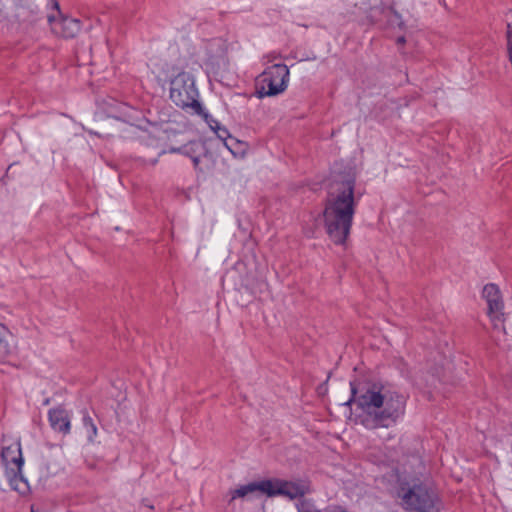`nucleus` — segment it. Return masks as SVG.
Masks as SVG:
<instances>
[{"label": "nucleus", "instance_id": "20e7f679", "mask_svg": "<svg viewBox=\"0 0 512 512\" xmlns=\"http://www.w3.org/2000/svg\"><path fill=\"white\" fill-rule=\"evenodd\" d=\"M1 458L5 466V475L11 488L21 495L28 494L30 486L22 475L24 460L20 443L18 441L4 440Z\"/></svg>", "mask_w": 512, "mask_h": 512}, {"label": "nucleus", "instance_id": "f257e3e1", "mask_svg": "<svg viewBox=\"0 0 512 512\" xmlns=\"http://www.w3.org/2000/svg\"><path fill=\"white\" fill-rule=\"evenodd\" d=\"M353 395L356 391L351 383ZM359 419L367 429L388 428L404 414L406 397L388 384L372 383L354 396Z\"/></svg>", "mask_w": 512, "mask_h": 512}, {"label": "nucleus", "instance_id": "a211bd4d", "mask_svg": "<svg viewBox=\"0 0 512 512\" xmlns=\"http://www.w3.org/2000/svg\"><path fill=\"white\" fill-rule=\"evenodd\" d=\"M298 512H321V510L313 507V506H310V505H302L299 509H298Z\"/></svg>", "mask_w": 512, "mask_h": 512}, {"label": "nucleus", "instance_id": "dca6fc26", "mask_svg": "<svg viewBox=\"0 0 512 512\" xmlns=\"http://www.w3.org/2000/svg\"><path fill=\"white\" fill-rule=\"evenodd\" d=\"M84 423H85V426L88 429L89 440L92 441L94 439V437L97 435V427L93 423L92 419L89 418V417L84 418Z\"/></svg>", "mask_w": 512, "mask_h": 512}, {"label": "nucleus", "instance_id": "7ed1b4c3", "mask_svg": "<svg viewBox=\"0 0 512 512\" xmlns=\"http://www.w3.org/2000/svg\"><path fill=\"white\" fill-rule=\"evenodd\" d=\"M396 502L409 512H439L435 491L420 479L403 476L395 487Z\"/></svg>", "mask_w": 512, "mask_h": 512}, {"label": "nucleus", "instance_id": "0eeeda50", "mask_svg": "<svg viewBox=\"0 0 512 512\" xmlns=\"http://www.w3.org/2000/svg\"><path fill=\"white\" fill-rule=\"evenodd\" d=\"M36 12L35 0H0V20L26 22Z\"/></svg>", "mask_w": 512, "mask_h": 512}, {"label": "nucleus", "instance_id": "f03ea898", "mask_svg": "<svg viewBox=\"0 0 512 512\" xmlns=\"http://www.w3.org/2000/svg\"><path fill=\"white\" fill-rule=\"evenodd\" d=\"M354 187L351 176L335 179L330 185L323 222L329 239L337 245L344 244L350 234L356 207Z\"/></svg>", "mask_w": 512, "mask_h": 512}, {"label": "nucleus", "instance_id": "2eb2a0df", "mask_svg": "<svg viewBox=\"0 0 512 512\" xmlns=\"http://www.w3.org/2000/svg\"><path fill=\"white\" fill-rule=\"evenodd\" d=\"M215 126H211L213 130H215L218 138H220L223 141H226L227 138L230 136L228 130L225 127H221L218 122L214 121Z\"/></svg>", "mask_w": 512, "mask_h": 512}, {"label": "nucleus", "instance_id": "4468645a", "mask_svg": "<svg viewBox=\"0 0 512 512\" xmlns=\"http://www.w3.org/2000/svg\"><path fill=\"white\" fill-rule=\"evenodd\" d=\"M15 349L14 337L7 327L0 324V362L9 357Z\"/></svg>", "mask_w": 512, "mask_h": 512}, {"label": "nucleus", "instance_id": "6e6552de", "mask_svg": "<svg viewBox=\"0 0 512 512\" xmlns=\"http://www.w3.org/2000/svg\"><path fill=\"white\" fill-rule=\"evenodd\" d=\"M52 12L47 15L51 31L60 37L72 38L80 31V22L77 19L63 17L59 11V4L56 0H49Z\"/></svg>", "mask_w": 512, "mask_h": 512}, {"label": "nucleus", "instance_id": "6ab92c4d", "mask_svg": "<svg viewBox=\"0 0 512 512\" xmlns=\"http://www.w3.org/2000/svg\"><path fill=\"white\" fill-rule=\"evenodd\" d=\"M404 41H405V40H404V38H403V37H401V38H399V39H398V42H400V43H404Z\"/></svg>", "mask_w": 512, "mask_h": 512}, {"label": "nucleus", "instance_id": "f3484780", "mask_svg": "<svg viewBox=\"0 0 512 512\" xmlns=\"http://www.w3.org/2000/svg\"><path fill=\"white\" fill-rule=\"evenodd\" d=\"M507 46H508V56L511 59L512 53V24L507 25Z\"/></svg>", "mask_w": 512, "mask_h": 512}, {"label": "nucleus", "instance_id": "9d476101", "mask_svg": "<svg viewBox=\"0 0 512 512\" xmlns=\"http://www.w3.org/2000/svg\"><path fill=\"white\" fill-rule=\"evenodd\" d=\"M264 487L266 488V495L285 496L290 499L303 496L307 492V486L304 483H295L282 480H265Z\"/></svg>", "mask_w": 512, "mask_h": 512}, {"label": "nucleus", "instance_id": "aec40b11", "mask_svg": "<svg viewBox=\"0 0 512 512\" xmlns=\"http://www.w3.org/2000/svg\"><path fill=\"white\" fill-rule=\"evenodd\" d=\"M221 55H222V50H219V51H218V54L216 55V57H219V56H221Z\"/></svg>", "mask_w": 512, "mask_h": 512}, {"label": "nucleus", "instance_id": "ddd939ff", "mask_svg": "<svg viewBox=\"0 0 512 512\" xmlns=\"http://www.w3.org/2000/svg\"><path fill=\"white\" fill-rule=\"evenodd\" d=\"M49 421L52 428L62 433H68L70 430V420L68 413L61 408L51 409L49 411Z\"/></svg>", "mask_w": 512, "mask_h": 512}, {"label": "nucleus", "instance_id": "9b49d317", "mask_svg": "<svg viewBox=\"0 0 512 512\" xmlns=\"http://www.w3.org/2000/svg\"><path fill=\"white\" fill-rule=\"evenodd\" d=\"M184 153L191 158L194 167L201 172L210 169L211 158L207 154L205 146L200 142H192L185 146Z\"/></svg>", "mask_w": 512, "mask_h": 512}, {"label": "nucleus", "instance_id": "423d86ee", "mask_svg": "<svg viewBox=\"0 0 512 512\" xmlns=\"http://www.w3.org/2000/svg\"><path fill=\"white\" fill-rule=\"evenodd\" d=\"M289 83V69L285 64L267 67L257 78L256 88L259 98L272 97L283 93Z\"/></svg>", "mask_w": 512, "mask_h": 512}, {"label": "nucleus", "instance_id": "f8f14e48", "mask_svg": "<svg viewBox=\"0 0 512 512\" xmlns=\"http://www.w3.org/2000/svg\"><path fill=\"white\" fill-rule=\"evenodd\" d=\"M230 494L231 500L245 497L252 498L263 494L266 495V488L264 487V481L253 482L231 491Z\"/></svg>", "mask_w": 512, "mask_h": 512}, {"label": "nucleus", "instance_id": "1a4fd4ad", "mask_svg": "<svg viewBox=\"0 0 512 512\" xmlns=\"http://www.w3.org/2000/svg\"><path fill=\"white\" fill-rule=\"evenodd\" d=\"M483 297L487 303V314L494 329L504 331V302L500 289L495 284H487L483 288Z\"/></svg>", "mask_w": 512, "mask_h": 512}, {"label": "nucleus", "instance_id": "39448f33", "mask_svg": "<svg viewBox=\"0 0 512 512\" xmlns=\"http://www.w3.org/2000/svg\"><path fill=\"white\" fill-rule=\"evenodd\" d=\"M198 91L193 76L188 72H181L170 83V98L183 109H190L198 115L203 114L200 102L197 100Z\"/></svg>", "mask_w": 512, "mask_h": 512}, {"label": "nucleus", "instance_id": "412c9836", "mask_svg": "<svg viewBox=\"0 0 512 512\" xmlns=\"http://www.w3.org/2000/svg\"><path fill=\"white\" fill-rule=\"evenodd\" d=\"M215 64V61L214 59L211 60V65H214Z\"/></svg>", "mask_w": 512, "mask_h": 512}]
</instances>
